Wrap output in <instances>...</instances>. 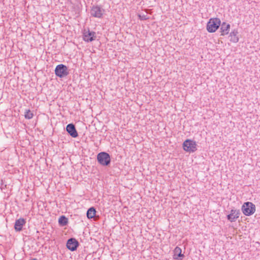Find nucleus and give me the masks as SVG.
<instances>
[{"label":"nucleus","mask_w":260,"mask_h":260,"mask_svg":"<svg viewBox=\"0 0 260 260\" xmlns=\"http://www.w3.org/2000/svg\"><path fill=\"white\" fill-rule=\"evenodd\" d=\"M58 222L61 225H66L68 223V219L64 216H62L59 218Z\"/></svg>","instance_id":"16"},{"label":"nucleus","mask_w":260,"mask_h":260,"mask_svg":"<svg viewBox=\"0 0 260 260\" xmlns=\"http://www.w3.org/2000/svg\"><path fill=\"white\" fill-rule=\"evenodd\" d=\"M26 221L23 218H19L16 220L14 228L16 231H20L22 229L23 226L25 224Z\"/></svg>","instance_id":"13"},{"label":"nucleus","mask_w":260,"mask_h":260,"mask_svg":"<svg viewBox=\"0 0 260 260\" xmlns=\"http://www.w3.org/2000/svg\"><path fill=\"white\" fill-rule=\"evenodd\" d=\"M104 10L99 6H94L91 10V15L95 17L101 18L103 14Z\"/></svg>","instance_id":"8"},{"label":"nucleus","mask_w":260,"mask_h":260,"mask_svg":"<svg viewBox=\"0 0 260 260\" xmlns=\"http://www.w3.org/2000/svg\"><path fill=\"white\" fill-rule=\"evenodd\" d=\"M238 34V30L237 29H233L229 36L230 41L234 43H237L239 41Z\"/></svg>","instance_id":"12"},{"label":"nucleus","mask_w":260,"mask_h":260,"mask_svg":"<svg viewBox=\"0 0 260 260\" xmlns=\"http://www.w3.org/2000/svg\"><path fill=\"white\" fill-rule=\"evenodd\" d=\"M31 260H37V259H31Z\"/></svg>","instance_id":"19"},{"label":"nucleus","mask_w":260,"mask_h":260,"mask_svg":"<svg viewBox=\"0 0 260 260\" xmlns=\"http://www.w3.org/2000/svg\"><path fill=\"white\" fill-rule=\"evenodd\" d=\"M138 17H139V19L141 20H147V19H149V17H148L147 16V15H138Z\"/></svg>","instance_id":"18"},{"label":"nucleus","mask_w":260,"mask_h":260,"mask_svg":"<svg viewBox=\"0 0 260 260\" xmlns=\"http://www.w3.org/2000/svg\"><path fill=\"white\" fill-rule=\"evenodd\" d=\"M98 162L102 166H108L111 161L109 154L106 152H101L98 154Z\"/></svg>","instance_id":"4"},{"label":"nucleus","mask_w":260,"mask_h":260,"mask_svg":"<svg viewBox=\"0 0 260 260\" xmlns=\"http://www.w3.org/2000/svg\"><path fill=\"white\" fill-rule=\"evenodd\" d=\"M230 29V25L229 24H227L225 22H223L220 28L221 36H225L228 35L229 33Z\"/></svg>","instance_id":"14"},{"label":"nucleus","mask_w":260,"mask_h":260,"mask_svg":"<svg viewBox=\"0 0 260 260\" xmlns=\"http://www.w3.org/2000/svg\"><path fill=\"white\" fill-rule=\"evenodd\" d=\"M184 257L183 254L182 253L181 249L177 246L174 250L173 258L177 260L182 259Z\"/></svg>","instance_id":"11"},{"label":"nucleus","mask_w":260,"mask_h":260,"mask_svg":"<svg viewBox=\"0 0 260 260\" xmlns=\"http://www.w3.org/2000/svg\"><path fill=\"white\" fill-rule=\"evenodd\" d=\"M240 215L239 210L232 209L230 214L227 216V218L231 222H234L239 217Z\"/></svg>","instance_id":"7"},{"label":"nucleus","mask_w":260,"mask_h":260,"mask_svg":"<svg viewBox=\"0 0 260 260\" xmlns=\"http://www.w3.org/2000/svg\"><path fill=\"white\" fill-rule=\"evenodd\" d=\"M34 116L33 113L29 110H26L24 113V117L26 119H31Z\"/></svg>","instance_id":"17"},{"label":"nucleus","mask_w":260,"mask_h":260,"mask_svg":"<svg viewBox=\"0 0 260 260\" xmlns=\"http://www.w3.org/2000/svg\"><path fill=\"white\" fill-rule=\"evenodd\" d=\"M242 211L246 216H250L255 212V206L251 202L244 203L242 207Z\"/></svg>","instance_id":"2"},{"label":"nucleus","mask_w":260,"mask_h":260,"mask_svg":"<svg viewBox=\"0 0 260 260\" xmlns=\"http://www.w3.org/2000/svg\"><path fill=\"white\" fill-rule=\"evenodd\" d=\"M183 147L185 151L193 152L197 150V144L195 141L187 139L183 142Z\"/></svg>","instance_id":"3"},{"label":"nucleus","mask_w":260,"mask_h":260,"mask_svg":"<svg viewBox=\"0 0 260 260\" xmlns=\"http://www.w3.org/2000/svg\"><path fill=\"white\" fill-rule=\"evenodd\" d=\"M96 211L93 207L89 208L87 212V216L88 218H92L95 215Z\"/></svg>","instance_id":"15"},{"label":"nucleus","mask_w":260,"mask_h":260,"mask_svg":"<svg viewBox=\"0 0 260 260\" xmlns=\"http://www.w3.org/2000/svg\"><path fill=\"white\" fill-rule=\"evenodd\" d=\"M220 23L221 21L219 18H211L207 23V30L209 32H214L219 28Z\"/></svg>","instance_id":"1"},{"label":"nucleus","mask_w":260,"mask_h":260,"mask_svg":"<svg viewBox=\"0 0 260 260\" xmlns=\"http://www.w3.org/2000/svg\"><path fill=\"white\" fill-rule=\"evenodd\" d=\"M78 244V241L75 239L71 238L67 241V247L71 251H74L77 249Z\"/></svg>","instance_id":"9"},{"label":"nucleus","mask_w":260,"mask_h":260,"mask_svg":"<svg viewBox=\"0 0 260 260\" xmlns=\"http://www.w3.org/2000/svg\"><path fill=\"white\" fill-rule=\"evenodd\" d=\"M96 38V34L95 32L90 31L89 30H85L83 34V40L86 42H91Z\"/></svg>","instance_id":"6"},{"label":"nucleus","mask_w":260,"mask_h":260,"mask_svg":"<svg viewBox=\"0 0 260 260\" xmlns=\"http://www.w3.org/2000/svg\"><path fill=\"white\" fill-rule=\"evenodd\" d=\"M67 131L70 135L73 138H76L78 136L77 132L75 128V125L73 124H69L67 126Z\"/></svg>","instance_id":"10"},{"label":"nucleus","mask_w":260,"mask_h":260,"mask_svg":"<svg viewBox=\"0 0 260 260\" xmlns=\"http://www.w3.org/2000/svg\"><path fill=\"white\" fill-rule=\"evenodd\" d=\"M55 73L57 76L62 78L67 76L69 72L67 66L61 64L56 66Z\"/></svg>","instance_id":"5"}]
</instances>
